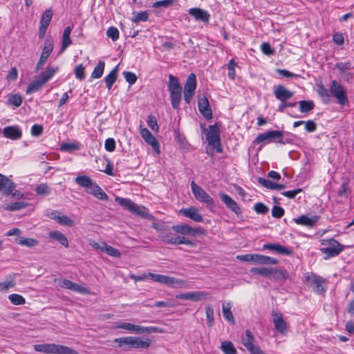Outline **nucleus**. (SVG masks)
<instances>
[{
	"label": "nucleus",
	"instance_id": "f257e3e1",
	"mask_svg": "<svg viewBox=\"0 0 354 354\" xmlns=\"http://www.w3.org/2000/svg\"><path fill=\"white\" fill-rule=\"evenodd\" d=\"M33 348L35 351L45 354H80L68 346L56 344H35Z\"/></svg>",
	"mask_w": 354,
	"mask_h": 354
},
{
	"label": "nucleus",
	"instance_id": "f03ea898",
	"mask_svg": "<svg viewBox=\"0 0 354 354\" xmlns=\"http://www.w3.org/2000/svg\"><path fill=\"white\" fill-rule=\"evenodd\" d=\"M305 282L308 287L318 294L326 292V282L322 277L313 272H307L304 275Z\"/></svg>",
	"mask_w": 354,
	"mask_h": 354
},
{
	"label": "nucleus",
	"instance_id": "7ed1b4c3",
	"mask_svg": "<svg viewBox=\"0 0 354 354\" xmlns=\"http://www.w3.org/2000/svg\"><path fill=\"white\" fill-rule=\"evenodd\" d=\"M148 276L150 277L153 281L162 284H165L171 288H182L187 286V282L185 281L173 277L152 274L151 272L148 273Z\"/></svg>",
	"mask_w": 354,
	"mask_h": 354
},
{
	"label": "nucleus",
	"instance_id": "20e7f679",
	"mask_svg": "<svg viewBox=\"0 0 354 354\" xmlns=\"http://www.w3.org/2000/svg\"><path fill=\"white\" fill-rule=\"evenodd\" d=\"M331 95L336 98L339 104L344 106L348 103L346 90L336 80H333L330 86Z\"/></svg>",
	"mask_w": 354,
	"mask_h": 354
},
{
	"label": "nucleus",
	"instance_id": "39448f33",
	"mask_svg": "<svg viewBox=\"0 0 354 354\" xmlns=\"http://www.w3.org/2000/svg\"><path fill=\"white\" fill-rule=\"evenodd\" d=\"M191 188L197 201L205 203L208 207L214 206V199L201 187L192 181Z\"/></svg>",
	"mask_w": 354,
	"mask_h": 354
},
{
	"label": "nucleus",
	"instance_id": "423d86ee",
	"mask_svg": "<svg viewBox=\"0 0 354 354\" xmlns=\"http://www.w3.org/2000/svg\"><path fill=\"white\" fill-rule=\"evenodd\" d=\"M198 107L200 113L207 120L212 118V111L209 101L205 95L198 96Z\"/></svg>",
	"mask_w": 354,
	"mask_h": 354
},
{
	"label": "nucleus",
	"instance_id": "0eeeda50",
	"mask_svg": "<svg viewBox=\"0 0 354 354\" xmlns=\"http://www.w3.org/2000/svg\"><path fill=\"white\" fill-rule=\"evenodd\" d=\"M172 230L176 233L183 235H189L196 236L199 234H203V231L201 227L194 228L187 224L176 225L171 227Z\"/></svg>",
	"mask_w": 354,
	"mask_h": 354
},
{
	"label": "nucleus",
	"instance_id": "6e6552de",
	"mask_svg": "<svg viewBox=\"0 0 354 354\" xmlns=\"http://www.w3.org/2000/svg\"><path fill=\"white\" fill-rule=\"evenodd\" d=\"M342 250L340 243L333 239L329 241L328 247L321 248L322 252L326 256V259L338 255Z\"/></svg>",
	"mask_w": 354,
	"mask_h": 354
},
{
	"label": "nucleus",
	"instance_id": "1a4fd4ad",
	"mask_svg": "<svg viewBox=\"0 0 354 354\" xmlns=\"http://www.w3.org/2000/svg\"><path fill=\"white\" fill-rule=\"evenodd\" d=\"M208 297L209 293L204 291L187 292L185 293L178 294L176 295V299L189 300L192 301L205 300Z\"/></svg>",
	"mask_w": 354,
	"mask_h": 354
},
{
	"label": "nucleus",
	"instance_id": "9d476101",
	"mask_svg": "<svg viewBox=\"0 0 354 354\" xmlns=\"http://www.w3.org/2000/svg\"><path fill=\"white\" fill-rule=\"evenodd\" d=\"M285 132L282 131H269L263 133H260L255 138L254 143V144H260L263 142H270L271 140H274L277 138H281L284 135Z\"/></svg>",
	"mask_w": 354,
	"mask_h": 354
},
{
	"label": "nucleus",
	"instance_id": "9b49d317",
	"mask_svg": "<svg viewBox=\"0 0 354 354\" xmlns=\"http://www.w3.org/2000/svg\"><path fill=\"white\" fill-rule=\"evenodd\" d=\"M53 50V42L49 40L46 39L44 42V48L42 50V53L40 55L39 59L36 65V70L39 71L41 69L46 62L49 55L52 53Z\"/></svg>",
	"mask_w": 354,
	"mask_h": 354
},
{
	"label": "nucleus",
	"instance_id": "f8f14e48",
	"mask_svg": "<svg viewBox=\"0 0 354 354\" xmlns=\"http://www.w3.org/2000/svg\"><path fill=\"white\" fill-rule=\"evenodd\" d=\"M206 140L209 145H215L216 143L221 144L220 130L217 123L209 126L206 133Z\"/></svg>",
	"mask_w": 354,
	"mask_h": 354
},
{
	"label": "nucleus",
	"instance_id": "ddd939ff",
	"mask_svg": "<svg viewBox=\"0 0 354 354\" xmlns=\"http://www.w3.org/2000/svg\"><path fill=\"white\" fill-rule=\"evenodd\" d=\"M273 93L274 97L281 102L288 101L290 99L294 93L292 91L288 90L283 85H277L273 88Z\"/></svg>",
	"mask_w": 354,
	"mask_h": 354
},
{
	"label": "nucleus",
	"instance_id": "4468645a",
	"mask_svg": "<svg viewBox=\"0 0 354 354\" xmlns=\"http://www.w3.org/2000/svg\"><path fill=\"white\" fill-rule=\"evenodd\" d=\"M219 196L227 207L235 213L237 216L241 215L242 211L241 207L232 197L225 193H220Z\"/></svg>",
	"mask_w": 354,
	"mask_h": 354
},
{
	"label": "nucleus",
	"instance_id": "2eb2a0df",
	"mask_svg": "<svg viewBox=\"0 0 354 354\" xmlns=\"http://www.w3.org/2000/svg\"><path fill=\"white\" fill-rule=\"evenodd\" d=\"M272 315L273 318V323L277 331L282 335L287 332L288 325L286 322L283 319L282 314L279 312L272 311Z\"/></svg>",
	"mask_w": 354,
	"mask_h": 354
},
{
	"label": "nucleus",
	"instance_id": "dca6fc26",
	"mask_svg": "<svg viewBox=\"0 0 354 354\" xmlns=\"http://www.w3.org/2000/svg\"><path fill=\"white\" fill-rule=\"evenodd\" d=\"M15 187V183L9 180L6 176L0 174V192L3 191L7 195L17 196L16 193H13Z\"/></svg>",
	"mask_w": 354,
	"mask_h": 354
},
{
	"label": "nucleus",
	"instance_id": "f3484780",
	"mask_svg": "<svg viewBox=\"0 0 354 354\" xmlns=\"http://www.w3.org/2000/svg\"><path fill=\"white\" fill-rule=\"evenodd\" d=\"M188 12L196 21L205 24L209 22L210 15L206 10L199 8H192L188 10Z\"/></svg>",
	"mask_w": 354,
	"mask_h": 354
},
{
	"label": "nucleus",
	"instance_id": "a211bd4d",
	"mask_svg": "<svg viewBox=\"0 0 354 354\" xmlns=\"http://www.w3.org/2000/svg\"><path fill=\"white\" fill-rule=\"evenodd\" d=\"M180 212L184 216L189 218L195 222L203 221V216L199 213L198 209L196 207H192L187 209H181Z\"/></svg>",
	"mask_w": 354,
	"mask_h": 354
},
{
	"label": "nucleus",
	"instance_id": "6ab92c4d",
	"mask_svg": "<svg viewBox=\"0 0 354 354\" xmlns=\"http://www.w3.org/2000/svg\"><path fill=\"white\" fill-rule=\"evenodd\" d=\"M319 218L320 216L318 215H314L310 217L307 215H301L293 220L298 225L312 227L318 221Z\"/></svg>",
	"mask_w": 354,
	"mask_h": 354
},
{
	"label": "nucleus",
	"instance_id": "aec40b11",
	"mask_svg": "<svg viewBox=\"0 0 354 354\" xmlns=\"http://www.w3.org/2000/svg\"><path fill=\"white\" fill-rule=\"evenodd\" d=\"M263 249L270 250L281 254L290 256L292 254V250L287 247L283 246L280 244L267 243L263 245Z\"/></svg>",
	"mask_w": 354,
	"mask_h": 354
},
{
	"label": "nucleus",
	"instance_id": "412c9836",
	"mask_svg": "<svg viewBox=\"0 0 354 354\" xmlns=\"http://www.w3.org/2000/svg\"><path fill=\"white\" fill-rule=\"evenodd\" d=\"M3 136L12 140H19L21 138L22 133L18 127L8 126L3 129Z\"/></svg>",
	"mask_w": 354,
	"mask_h": 354
},
{
	"label": "nucleus",
	"instance_id": "4be33fe9",
	"mask_svg": "<svg viewBox=\"0 0 354 354\" xmlns=\"http://www.w3.org/2000/svg\"><path fill=\"white\" fill-rule=\"evenodd\" d=\"M87 192L100 200L104 201H107L109 200L108 195L98 185L94 183L90 189L87 190Z\"/></svg>",
	"mask_w": 354,
	"mask_h": 354
},
{
	"label": "nucleus",
	"instance_id": "5701e85b",
	"mask_svg": "<svg viewBox=\"0 0 354 354\" xmlns=\"http://www.w3.org/2000/svg\"><path fill=\"white\" fill-rule=\"evenodd\" d=\"M258 182L260 185L264 187L271 190H282L285 189L286 186L282 184L275 183L270 180H267L263 178H259Z\"/></svg>",
	"mask_w": 354,
	"mask_h": 354
},
{
	"label": "nucleus",
	"instance_id": "b1692460",
	"mask_svg": "<svg viewBox=\"0 0 354 354\" xmlns=\"http://www.w3.org/2000/svg\"><path fill=\"white\" fill-rule=\"evenodd\" d=\"M58 69V67L48 66L44 72L38 75V77L46 84L54 76Z\"/></svg>",
	"mask_w": 354,
	"mask_h": 354
},
{
	"label": "nucleus",
	"instance_id": "393cba45",
	"mask_svg": "<svg viewBox=\"0 0 354 354\" xmlns=\"http://www.w3.org/2000/svg\"><path fill=\"white\" fill-rule=\"evenodd\" d=\"M45 84L44 82H42L41 80L37 76L36 79L32 81L28 86L26 88L27 94H32L39 91L42 86Z\"/></svg>",
	"mask_w": 354,
	"mask_h": 354
},
{
	"label": "nucleus",
	"instance_id": "a878e982",
	"mask_svg": "<svg viewBox=\"0 0 354 354\" xmlns=\"http://www.w3.org/2000/svg\"><path fill=\"white\" fill-rule=\"evenodd\" d=\"M272 268V267H254L250 269V272L255 275L271 278Z\"/></svg>",
	"mask_w": 354,
	"mask_h": 354
},
{
	"label": "nucleus",
	"instance_id": "bb28decb",
	"mask_svg": "<svg viewBox=\"0 0 354 354\" xmlns=\"http://www.w3.org/2000/svg\"><path fill=\"white\" fill-rule=\"evenodd\" d=\"M75 182L79 186L86 188V191L88 190L93 184L92 179L85 175L77 176L75 179Z\"/></svg>",
	"mask_w": 354,
	"mask_h": 354
},
{
	"label": "nucleus",
	"instance_id": "cd10ccee",
	"mask_svg": "<svg viewBox=\"0 0 354 354\" xmlns=\"http://www.w3.org/2000/svg\"><path fill=\"white\" fill-rule=\"evenodd\" d=\"M118 66H116L104 78L106 88L111 89L118 77Z\"/></svg>",
	"mask_w": 354,
	"mask_h": 354
},
{
	"label": "nucleus",
	"instance_id": "c85d7f7f",
	"mask_svg": "<svg viewBox=\"0 0 354 354\" xmlns=\"http://www.w3.org/2000/svg\"><path fill=\"white\" fill-rule=\"evenodd\" d=\"M168 90L169 92H182L178 79L172 75H169Z\"/></svg>",
	"mask_w": 354,
	"mask_h": 354
},
{
	"label": "nucleus",
	"instance_id": "c756f323",
	"mask_svg": "<svg viewBox=\"0 0 354 354\" xmlns=\"http://www.w3.org/2000/svg\"><path fill=\"white\" fill-rule=\"evenodd\" d=\"M114 342L118 344V347L123 348L124 350L132 349L133 337L116 338Z\"/></svg>",
	"mask_w": 354,
	"mask_h": 354
},
{
	"label": "nucleus",
	"instance_id": "7c9ffc66",
	"mask_svg": "<svg viewBox=\"0 0 354 354\" xmlns=\"http://www.w3.org/2000/svg\"><path fill=\"white\" fill-rule=\"evenodd\" d=\"M271 278L275 280H286L289 278V274L284 269L272 268Z\"/></svg>",
	"mask_w": 354,
	"mask_h": 354
},
{
	"label": "nucleus",
	"instance_id": "2f4dec72",
	"mask_svg": "<svg viewBox=\"0 0 354 354\" xmlns=\"http://www.w3.org/2000/svg\"><path fill=\"white\" fill-rule=\"evenodd\" d=\"M49 237L58 241L65 247L68 246V241L66 236L59 231H53L49 233Z\"/></svg>",
	"mask_w": 354,
	"mask_h": 354
},
{
	"label": "nucleus",
	"instance_id": "473e14b6",
	"mask_svg": "<svg viewBox=\"0 0 354 354\" xmlns=\"http://www.w3.org/2000/svg\"><path fill=\"white\" fill-rule=\"evenodd\" d=\"M163 332V330L160 328L156 326H141L136 325V333L138 334H144V333H161Z\"/></svg>",
	"mask_w": 354,
	"mask_h": 354
},
{
	"label": "nucleus",
	"instance_id": "72a5a7b5",
	"mask_svg": "<svg viewBox=\"0 0 354 354\" xmlns=\"http://www.w3.org/2000/svg\"><path fill=\"white\" fill-rule=\"evenodd\" d=\"M196 88V77L194 73H191L186 81L185 91L189 93H194Z\"/></svg>",
	"mask_w": 354,
	"mask_h": 354
},
{
	"label": "nucleus",
	"instance_id": "f704fd0d",
	"mask_svg": "<svg viewBox=\"0 0 354 354\" xmlns=\"http://www.w3.org/2000/svg\"><path fill=\"white\" fill-rule=\"evenodd\" d=\"M131 212L144 218H147L151 216V215L149 214L148 209L146 207L138 205L136 203L134 204Z\"/></svg>",
	"mask_w": 354,
	"mask_h": 354
},
{
	"label": "nucleus",
	"instance_id": "c9c22d12",
	"mask_svg": "<svg viewBox=\"0 0 354 354\" xmlns=\"http://www.w3.org/2000/svg\"><path fill=\"white\" fill-rule=\"evenodd\" d=\"M299 109L303 113H308L315 107V104L312 100H301L298 102Z\"/></svg>",
	"mask_w": 354,
	"mask_h": 354
},
{
	"label": "nucleus",
	"instance_id": "e433bc0d",
	"mask_svg": "<svg viewBox=\"0 0 354 354\" xmlns=\"http://www.w3.org/2000/svg\"><path fill=\"white\" fill-rule=\"evenodd\" d=\"M150 346L149 339L142 340L140 337H133L132 348H147Z\"/></svg>",
	"mask_w": 354,
	"mask_h": 354
},
{
	"label": "nucleus",
	"instance_id": "4c0bfd02",
	"mask_svg": "<svg viewBox=\"0 0 354 354\" xmlns=\"http://www.w3.org/2000/svg\"><path fill=\"white\" fill-rule=\"evenodd\" d=\"M15 242L21 245H26L28 247H33L38 244V241L32 238H25L19 236L16 238Z\"/></svg>",
	"mask_w": 354,
	"mask_h": 354
},
{
	"label": "nucleus",
	"instance_id": "58836bf2",
	"mask_svg": "<svg viewBox=\"0 0 354 354\" xmlns=\"http://www.w3.org/2000/svg\"><path fill=\"white\" fill-rule=\"evenodd\" d=\"M15 276V274H10L7 276L5 281L0 283L1 289L6 290L10 288H13L16 284Z\"/></svg>",
	"mask_w": 354,
	"mask_h": 354
},
{
	"label": "nucleus",
	"instance_id": "ea45409f",
	"mask_svg": "<svg viewBox=\"0 0 354 354\" xmlns=\"http://www.w3.org/2000/svg\"><path fill=\"white\" fill-rule=\"evenodd\" d=\"M23 97L19 94H11L8 96L7 104L12 105L14 107H19L21 105Z\"/></svg>",
	"mask_w": 354,
	"mask_h": 354
},
{
	"label": "nucleus",
	"instance_id": "a19ab883",
	"mask_svg": "<svg viewBox=\"0 0 354 354\" xmlns=\"http://www.w3.org/2000/svg\"><path fill=\"white\" fill-rule=\"evenodd\" d=\"M115 201L120 205H121L126 209L129 210V212H131V209L133 207V205L135 204V203H133L131 200H129L128 198H122L120 196H116L115 198Z\"/></svg>",
	"mask_w": 354,
	"mask_h": 354
},
{
	"label": "nucleus",
	"instance_id": "79ce46f5",
	"mask_svg": "<svg viewBox=\"0 0 354 354\" xmlns=\"http://www.w3.org/2000/svg\"><path fill=\"white\" fill-rule=\"evenodd\" d=\"M105 63L104 61H100L97 66L94 68L92 73L91 77L94 79H98L101 77L103 75L104 70Z\"/></svg>",
	"mask_w": 354,
	"mask_h": 354
},
{
	"label": "nucleus",
	"instance_id": "37998d69",
	"mask_svg": "<svg viewBox=\"0 0 354 354\" xmlns=\"http://www.w3.org/2000/svg\"><path fill=\"white\" fill-rule=\"evenodd\" d=\"M231 306L230 304L228 303L226 305H223L222 306V313L223 317L230 323L234 324V315L230 310Z\"/></svg>",
	"mask_w": 354,
	"mask_h": 354
},
{
	"label": "nucleus",
	"instance_id": "c03bdc74",
	"mask_svg": "<svg viewBox=\"0 0 354 354\" xmlns=\"http://www.w3.org/2000/svg\"><path fill=\"white\" fill-rule=\"evenodd\" d=\"M221 348L225 354H236V351L233 344L230 341L222 342Z\"/></svg>",
	"mask_w": 354,
	"mask_h": 354
},
{
	"label": "nucleus",
	"instance_id": "a18cd8bd",
	"mask_svg": "<svg viewBox=\"0 0 354 354\" xmlns=\"http://www.w3.org/2000/svg\"><path fill=\"white\" fill-rule=\"evenodd\" d=\"M181 97L182 92H170L171 103L174 109H178Z\"/></svg>",
	"mask_w": 354,
	"mask_h": 354
},
{
	"label": "nucleus",
	"instance_id": "49530a36",
	"mask_svg": "<svg viewBox=\"0 0 354 354\" xmlns=\"http://www.w3.org/2000/svg\"><path fill=\"white\" fill-rule=\"evenodd\" d=\"M35 192L37 195L46 196L51 194V188L48 185L41 183L37 186Z\"/></svg>",
	"mask_w": 354,
	"mask_h": 354
},
{
	"label": "nucleus",
	"instance_id": "de8ad7c7",
	"mask_svg": "<svg viewBox=\"0 0 354 354\" xmlns=\"http://www.w3.org/2000/svg\"><path fill=\"white\" fill-rule=\"evenodd\" d=\"M253 340L254 337L252 333L249 330H246L245 337H243L242 342L248 350H250L252 347L254 346V344H253Z\"/></svg>",
	"mask_w": 354,
	"mask_h": 354
},
{
	"label": "nucleus",
	"instance_id": "09e8293b",
	"mask_svg": "<svg viewBox=\"0 0 354 354\" xmlns=\"http://www.w3.org/2000/svg\"><path fill=\"white\" fill-rule=\"evenodd\" d=\"M205 315L207 319V325L208 327H212L214 325V311L213 307L208 306L205 308Z\"/></svg>",
	"mask_w": 354,
	"mask_h": 354
},
{
	"label": "nucleus",
	"instance_id": "8fccbe9b",
	"mask_svg": "<svg viewBox=\"0 0 354 354\" xmlns=\"http://www.w3.org/2000/svg\"><path fill=\"white\" fill-rule=\"evenodd\" d=\"M102 247L104 249L103 252H105L109 255L113 257H117V258L120 257L121 253L120 252V251L114 248L113 247H112L111 245H107L106 243L103 244Z\"/></svg>",
	"mask_w": 354,
	"mask_h": 354
},
{
	"label": "nucleus",
	"instance_id": "3c124183",
	"mask_svg": "<svg viewBox=\"0 0 354 354\" xmlns=\"http://www.w3.org/2000/svg\"><path fill=\"white\" fill-rule=\"evenodd\" d=\"M317 93L322 98L324 102L328 103L330 101L329 91L323 85L318 86Z\"/></svg>",
	"mask_w": 354,
	"mask_h": 354
},
{
	"label": "nucleus",
	"instance_id": "603ef678",
	"mask_svg": "<svg viewBox=\"0 0 354 354\" xmlns=\"http://www.w3.org/2000/svg\"><path fill=\"white\" fill-rule=\"evenodd\" d=\"M161 237L164 242L176 245L178 236L176 234L169 232L162 234Z\"/></svg>",
	"mask_w": 354,
	"mask_h": 354
},
{
	"label": "nucleus",
	"instance_id": "864d4df0",
	"mask_svg": "<svg viewBox=\"0 0 354 354\" xmlns=\"http://www.w3.org/2000/svg\"><path fill=\"white\" fill-rule=\"evenodd\" d=\"M53 17V13L51 10H46L44 13L43 14L41 21H40V25H43L45 26H48Z\"/></svg>",
	"mask_w": 354,
	"mask_h": 354
},
{
	"label": "nucleus",
	"instance_id": "5fc2aeb1",
	"mask_svg": "<svg viewBox=\"0 0 354 354\" xmlns=\"http://www.w3.org/2000/svg\"><path fill=\"white\" fill-rule=\"evenodd\" d=\"M148 145H151L153 151L159 154L160 153V146L156 138L153 136V134L145 140Z\"/></svg>",
	"mask_w": 354,
	"mask_h": 354
},
{
	"label": "nucleus",
	"instance_id": "6e6d98bb",
	"mask_svg": "<svg viewBox=\"0 0 354 354\" xmlns=\"http://www.w3.org/2000/svg\"><path fill=\"white\" fill-rule=\"evenodd\" d=\"M8 299L14 305H22L26 303L24 297L18 294H11L9 295Z\"/></svg>",
	"mask_w": 354,
	"mask_h": 354
},
{
	"label": "nucleus",
	"instance_id": "4d7b16f0",
	"mask_svg": "<svg viewBox=\"0 0 354 354\" xmlns=\"http://www.w3.org/2000/svg\"><path fill=\"white\" fill-rule=\"evenodd\" d=\"M27 203L24 201H17L15 203H12L8 205L6 209L10 211H17L27 206Z\"/></svg>",
	"mask_w": 354,
	"mask_h": 354
},
{
	"label": "nucleus",
	"instance_id": "13d9d810",
	"mask_svg": "<svg viewBox=\"0 0 354 354\" xmlns=\"http://www.w3.org/2000/svg\"><path fill=\"white\" fill-rule=\"evenodd\" d=\"M75 76L79 80H83L85 78V67L82 64H79L74 69Z\"/></svg>",
	"mask_w": 354,
	"mask_h": 354
},
{
	"label": "nucleus",
	"instance_id": "bf43d9fd",
	"mask_svg": "<svg viewBox=\"0 0 354 354\" xmlns=\"http://www.w3.org/2000/svg\"><path fill=\"white\" fill-rule=\"evenodd\" d=\"M261 52L266 55H272L275 53V50L271 47L270 44L268 42H263L260 46Z\"/></svg>",
	"mask_w": 354,
	"mask_h": 354
},
{
	"label": "nucleus",
	"instance_id": "052dcab7",
	"mask_svg": "<svg viewBox=\"0 0 354 354\" xmlns=\"http://www.w3.org/2000/svg\"><path fill=\"white\" fill-rule=\"evenodd\" d=\"M253 209L259 214H266L269 211V208L262 203H257Z\"/></svg>",
	"mask_w": 354,
	"mask_h": 354
},
{
	"label": "nucleus",
	"instance_id": "680f3d73",
	"mask_svg": "<svg viewBox=\"0 0 354 354\" xmlns=\"http://www.w3.org/2000/svg\"><path fill=\"white\" fill-rule=\"evenodd\" d=\"M236 66V63L234 62V59H230L229 63L227 64L228 77L232 80H234L236 77L234 69Z\"/></svg>",
	"mask_w": 354,
	"mask_h": 354
},
{
	"label": "nucleus",
	"instance_id": "e2e57ef3",
	"mask_svg": "<svg viewBox=\"0 0 354 354\" xmlns=\"http://www.w3.org/2000/svg\"><path fill=\"white\" fill-rule=\"evenodd\" d=\"M106 35L113 41H116L119 37V31L115 27H109L106 31Z\"/></svg>",
	"mask_w": 354,
	"mask_h": 354
},
{
	"label": "nucleus",
	"instance_id": "0e129e2a",
	"mask_svg": "<svg viewBox=\"0 0 354 354\" xmlns=\"http://www.w3.org/2000/svg\"><path fill=\"white\" fill-rule=\"evenodd\" d=\"M147 122L148 126L153 131H158L159 127H158V124L157 123V120H156V118H155V116L151 115H148Z\"/></svg>",
	"mask_w": 354,
	"mask_h": 354
},
{
	"label": "nucleus",
	"instance_id": "69168bd1",
	"mask_svg": "<svg viewBox=\"0 0 354 354\" xmlns=\"http://www.w3.org/2000/svg\"><path fill=\"white\" fill-rule=\"evenodd\" d=\"M124 77L125 78L126 81L129 84H133L137 81V76L135 73L130 72V71H124L123 72Z\"/></svg>",
	"mask_w": 354,
	"mask_h": 354
},
{
	"label": "nucleus",
	"instance_id": "338daca9",
	"mask_svg": "<svg viewBox=\"0 0 354 354\" xmlns=\"http://www.w3.org/2000/svg\"><path fill=\"white\" fill-rule=\"evenodd\" d=\"M148 19V13L147 11H143L138 13L133 18L132 21L135 23H138L141 21H147Z\"/></svg>",
	"mask_w": 354,
	"mask_h": 354
},
{
	"label": "nucleus",
	"instance_id": "774afa93",
	"mask_svg": "<svg viewBox=\"0 0 354 354\" xmlns=\"http://www.w3.org/2000/svg\"><path fill=\"white\" fill-rule=\"evenodd\" d=\"M285 211L283 207L280 206H274L272 209V215L274 218H281L284 215Z\"/></svg>",
	"mask_w": 354,
	"mask_h": 354
}]
</instances>
